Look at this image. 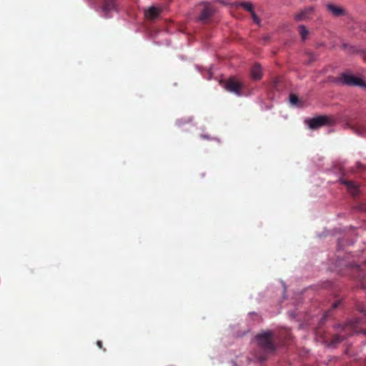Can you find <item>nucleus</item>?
<instances>
[{"label":"nucleus","instance_id":"obj_4","mask_svg":"<svg viewBox=\"0 0 366 366\" xmlns=\"http://www.w3.org/2000/svg\"><path fill=\"white\" fill-rule=\"evenodd\" d=\"M202 5L203 8L198 16V20L202 22H206L214 16L215 9L210 3L208 2H204Z\"/></svg>","mask_w":366,"mask_h":366},{"label":"nucleus","instance_id":"obj_16","mask_svg":"<svg viewBox=\"0 0 366 366\" xmlns=\"http://www.w3.org/2000/svg\"><path fill=\"white\" fill-rule=\"evenodd\" d=\"M298 97L295 94H290V101L292 104H296L298 102Z\"/></svg>","mask_w":366,"mask_h":366},{"label":"nucleus","instance_id":"obj_18","mask_svg":"<svg viewBox=\"0 0 366 366\" xmlns=\"http://www.w3.org/2000/svg\"><path fill=\"white\" fill-rule=\"evenodd\" d=\"M357 169H360V170H361V169H362V170L366 169V167L362 165L360 162L357 163Z\"/></svg>","mask_w":366,"mask_h":366},{"label":"nucleus","instance_id":"obj_13","mask_svg":"<svg viewBox=\"0 0 366 366\" xmlns=\"http://www.w3.org/2000/svg\"><path fill=\"white\" fill-rule=\"evenodd\" d=\"M345 337H346V335H335L331 341V345L335 346L336 344L342 342Z\"/></svg>","mask_w":366,"mask_h":366},{"label":"nucleus","instance_id":"obj_22","mask_svg":"<svg viewBox=\"0 0 366 366\" xmlns=\"http://www.w3.org/2000/svg\"><path fill=\"white\" fill-rule=\"evenodd\" d=\"M268 39H269V36H265V37H264V41H267Z\"/></svg>","mask_w":366,"mask_h":366},{"label":"nucleus","instance_id":"obj_15","mask_svg":"<svg viewBox=\"0 0 366 366\" xmlns=\"http://www.w3.org/2000/svg\"><path fill=\"white\" fill-rule=\"evenodd\" d=\"M299 31L302 39L305 40L308 34V30L304 25H301L299 26Z\"/></svg>","mask_w":366,"mask_h":366},{"label":"nucleus","instance_id":"obj_17","mask_svg":"<svg viewBox=\"0 0 366 366\" xmlns=\"http://www.w3.org/2000/svg\"><path fill=\"white\" fill-rule=\"evenodd\" d=\"M251 14H252V19L253 21L257 24H259L260 23V19L257 16V15L254 13V11H253L252 12H251Z\"/></svg>","mask_w":366,"mask_h":366},{"label":"nucleus","instance_id":"obj_2","mask_svg":"<svg viewBox=\"0 0 366 366\" xmlns=\"http://www.w3.org/2000/svg\"><path fill=\"white\" fill-rule=\"evenodd\" d=\"M340 80L343 84L348 86L366 88V82L362 79L351 74H342Z\"/></svg>","mask_w":366,"mask_h":366},{"label":"nucleus","instance_id":"obj_11","mask_svg":"<svg viewBox=\"0 0 366 366\" xmlns=\"http://www.w3.org/2000/svg\"><path fill=\"white\" fill-rule=\"evenodd\" d=\"M102 9L106 13L107 17H108V14L110 11H117V4L115 0H104Z\"/></svg>","mask_w":366,"mask_h":366},{"label":"nucleus","instance_id":"obj_5","mask_svg":"<svg viewBox=\"0 0 366 366\" xmlns=\"http://www.w3.org/2000/svg\"><path fill=\"white\" fill-rule=\"evenodd\" d=\"M331 122L332 119L327 116H319L310 120L309 127L315 129L323 125L330 124Z\"/></svg>","mask_w":366,"mask_h":366},{"label":"nucleus","instance_id":"obj_7","mask_svg":"<svg viewBox=\"0 0 366 366\" xmlns=\"http://www.w3.org/2000/svg\"><path fill=\"white\" fill-rule=\"evenodd\" d=\"M340 182L347 187L348 192L356 197L359 193V186L353 181L345 180L343 178L340 179Z\"/></svg>","mask_w":366,"mask_h":366},{"label":"nucleus","instance_id":"obj_10","mask_svg":"<svg viewBox=\"0 0 366 366\" xmlns=\"http://www.w3.org/2000/svg\"><path fill=\"white\" fill-rule=\"evenodd\" d=\"M161 9L155 6H151L144 11L145 17L149 20H154L159 16Z\"/></svg>","mask_w":366,"mask_h":366},{"label":"nucleus","instance_id":"obj_8","mask_svg":"<svg viewBox=\"0 0 366 366\" xmlns=\"http://www.w3.org/2000/svg\"><path fill=\"white\" fill-rule=\"evenodd\" d=\"M315 11L313 6H308L301 10L299 13L295 15V19L297 21H305L309 19L310 15Z\"/></svg>","mask_w":366,"mask_h":366},{"label":"nucleus","instance_id":"obj_3","mask_svg":"<svg viewBox=\"0 0 366 366\" xmlns=\"http://www.w3.org/2000/svg\"><path fill=\"white\" fill-rule=\"evenodd\" d=\"M224 88L227 91L232 92L237 96H241L243 84L235 79L234 78H229L227 79L224 84Z\"/></svg>","mask_w":366,"mask_h":366},{"label":"nucleus","instance_id":"obj_19","mask_svg":"<svg viewBox=\"0 0 366 366\" xmlns=\"http://www.w3.org/2000/svg\"><path fill=\"white\" fill-rule=\"evenodd\" d=\"M97 345L100 349L103 350V351H106V349H104V348L103 347V344H102V341L98 340V341L97 342Z\"/></svg>","mask_w":366,"mask_h":366},{"label":"nucleus","instance_id":"obj_12","mask_svg":"<svg viewBox=\"0 0 366 366\" xmlns=\"http://www.w3.org/2000/svg\"><path fill=\"white\" fill-rule=\"evenodd\" d=\"M251 76L254 80H259L262 76V68L259 64H255L251 69Z\"/></svg>","mask_w":366,"mask_h":366},{"label":"nucleus","instance_id":"obj_1","mask_svg":"<svg viewBox=\"0 0 366 366\" xmlns=\"http://www.w3.org/2000/svg\"><path fill=\"white\" fill-rule=\"evenodd\" d=\"M255 340L257 348L254 351V356L259 361L265 360L276 350L274 333L272 331L267 330L257 334L255 336Z\"/></svg>","mask_w":366,"mask_h":366},{"label":"nucleus","instance_id":"obj_14","mask_svg":"<svg viewBox=\"0 0 366 366\" xmlns=\"http://www.w3.org/2000/svg\"><path fill=\"white\" fill-rule=\"evenodd\" d=\"M239 5L250 13L254 11L253 5L249 2H240Z\"/></svg>","mask_w":366,"mask_h":366},{"label":"nucleus","instance_id":"obj_6","mask_svg":"<svg viewBox=\"0 0 366 366\" xmlns=\"http://www.w3.org/2000/svg\"><path fill=\"white\" fill-rule=\"evenodd\" d=\"M360 324V320L353 319L350 320L346 325H345L342 327V330L345 332H348L349 335H352L353 333H358L360 332V330H358V325Z\"/></svg>","mask_w":366,"mask_h":366},{"label":"nucleus","instance_id":"obj_9","mask_svg":"<svg viewBox=\"0 0 366 366\" xmlns=\"http://www.w3.org/2000/svg\"><path fill=\"white\" fill-rule=\"evenodd\" d=\"M326 8L331 14L335 17L345 16L346 14V11L343 8L332 4H327Z\"/></svg>","mask_w":366,"mask_h":366},{"label":"nucleus","instance_id":"obj_20","mask_svg":"<svg viewBox=\"0 0 366 366\" xmlns=\"http://www.w3.org/2000/svg\"><path fill=\"white\" fill-rule=\"evenodd\" d=\"M358 310H360V312H362L364 316L366 317V310L364 309L363 307H358Z\"/></svg>","mask_w":366,"mask_h":366},{"label":"nucleus","instance_id":"obj_21","mask_svg":"<svg viewBox=\"0 0 366 366\" xmlns=\"http://www.w3.org/2000/svg\"><path fill=\"white\" fill-rule=\"evenodd\" d=\"M340 301H336V302H335L332 304V308H333V309L337 308V307L339 306V305H340Z\"/></svg>","mask_w":366,"mask_h":366}]
</instances>
